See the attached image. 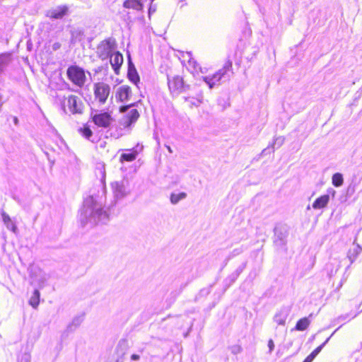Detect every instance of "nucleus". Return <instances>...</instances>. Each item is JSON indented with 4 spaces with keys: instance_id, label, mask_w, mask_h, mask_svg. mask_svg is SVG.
Returning <instances> with one entry per match:
<instances>
[{
    "instance_id": "obj_1",
    "label": "nucleus",
    "mask_w": 362,
    "mask_h": 362,
    "mask_svg": "<svg viewBox=\"0 0 362 362\" xmlns=\"http://www.w3.org/2000/svg\"><path fill=\"white\" fill-rule=\"evenodd\" d=\"M79 218L82 225L90 223L93 226L106 221L107 214L103 210L102 202L93 196H89L83 202Z\"/></svg>"
},
{
    "instance_id": "obj_2",
    "label": "nucleus",
    "mask_w": 362,
    "mask_h": 362,
    "mask_svg": "<svg viewBox=\"0 0 362 362\" xmlns=\"http://www.w3.org/2000/svg\"><path fill=\"white\" fill-rule=\"evenodd\" d=\"M116 49L115 40L108 38L103 40L97 47V54L102 60L108 59Z\"/></svg>"
},
{
    "instance_id": "obj_3",
    "label": "nucleus",
    "mask_w": 362,
    "mask_h": 362,
    "mask_svg": "<svg viewBox=\"0 0 362 362\" xmlns=\"http://www.w3.org/2000/svg\"><path fill=\"white\" fill-rule=\"evenodd\" d=\"M68 78L78 87H82L86 82V77L84 70L78 66H71L68 68Z\"/></svg>"
},
{
    "instance_id": "obj_4",
    "label": "nucleus",
    "mask_w": 362,
    "mask_h": 362,
    "mask_svg": "<svg viewBox=\"0 0 362 362\" xmlns=\"http://www.w3.org/2000/svg\"><path fill=\"white\" fill-rule=\"evenodd\" d=\"M62 106L64 111H66L67 107L72 114H81L83 108L81 100L78 96L74 95H69L64 98Z\"/></svg>"
},
{
    "instance_id": "obj_5",
    "label": "nucleus",
    "mask_w": 362,
    "mask_h": 362,
    "mask_svg": "<svg viewBox=\"0 0 362 362\" xmlns=\"http://www.w3.org/2000/svg\"><path fill=\"white\" fill-rule=\"evenodd\" d=\"M112 189L114 197L117 199H123L130 192L129 189V181L127 180H122L112 182Z\"/></svg>"
},
{
    "instance_id": "obj_6",
    "label": "nucleus",
    "mask_w": 362,
    "mask_h": 362,
    "mask_svg": "<svg viewBox=\"0 0 362 362\" xmlns=\"http://www.w3.org/2000/svg\"><path fill=\"white\" fill-rule=\"evenodd\" d=\"M94 95L96 100L101 104H104L110 93V87L103 82H98L94 84Z\"/></svg>"
},
{
    "instance_id": "obj_7",
    "label": "nucleus",
    "mask_w": 362,
    "mask_h": 362,
    "mask_svg": "<svg viewBox=\"0 0 362 362\" xmlns=\"http://www.w3.org/2000/svg\"><path fill=\"white\" fill-rule=\"evenodd\" d=\"M231 67L232 63L230 62H228L222 69H219L212 76H204L203 77V80L209 85L210 88H212L217 82L220 81L221 79L224 77Z\"/></svg>"
},
{
    "instance_id": "obj_8",
    "label": "nucleus",
    "mask_w": 362,
    "mask_h": 362,
    "mask_svg": "<svg viewBox=\"0 0 362 362\" xmlns=\"http://www.w3.org/2000/svg\"><path fill=\"white\" fill-rule=\"evenodd\" d=\"M168 84L170 93L173 95H178L185 90L183 78L180 76H168Z\"/></svg>"
},
{
    "instance_id": "obj_9",
    "label": "nucleus",
    "mask_w": 362,
    "mask_h": 362,
    "mask_svg": "<svg viewBox=\"0 0 362 362\" xmlns=\"http://www.w3.org/2000/svg\"><path fill=\"white\" fill-rule=\"evenodd\" d=\"M132 105L123 106L120 107V112H126L129 110L127 115L123 118L122 124L124 127H129L132 123L135 122L139 114L136 109L131 108Z\"/></svg>"
},
{
    "instance_id": "obj_10",
    "label": "nucleus",
    "mask_w": 362,
    "mask_h": 362,
    "mask_svg": "<svg viewBox=\"0 0 362 362\" xmlns=\"http://www.w3.org/2000/svg\"><path fill=\"white\" fill-rule=\"evenodd\" d=\"M335 194V190L332 188L329 189L327 194L322 195L315 199L312 204V208L315 210H318L327 207L330 200V195H332V197H334Z\"/></svg>"
},
{
    "instance_id": "obj_11",
    "label": "nucleus",
    "mask_w": 362,
    "mask_h": 362,
    "mask_svg": "<svg viewBox=\"0 0 362 362\" xmlns=\"http://www.w3.org/2000/svg\"><path fill=\"white\" fill-rule=\"evenodd\" d=\"M94 123L100 127H108L112 120L110 115L107 112L95 113L92 116Z\"/></svg>"
},
{
    "instance_id": "obj_12",
    "label": "nucleus",
    "mask_w": 362,
    "mask_h": 362,
    "mask_svg": "<svg viewBox=\"0 0 362 362\" xmlns=\"http://www.w3.org/2000/svg\"><path fill=\"white\" fill-rule=\"evenodd\" d=\"M288 235V230L286 226H279L274 228V242L279 245H284Z\"/></svg>"
},
{
    "instance_id": "obj_13",
    "label": "nucleus",
    "mask_w": 362,
    "mask_h": 362,
    "mask_svg": "<svg viewBox=\"0 0 362 362\" xmlns=\"http://www.w3.org/2000/svg\"><path fill=\"white\" fill-rule=\"evenodd\" d=\"M67 11L68 7L66 6H59L47 11V16L50 18L60 19L67 13Z\"/></svg>"
},
{
    "instance_id": "obj_14",
    "label": "nucleus",
    "mask_w": 362,
    "mask_h": 362,
    "mask_svg": "<svg viewBox=\"0 0 362 362\" xmlns=\"http://www.w3.org/2000/svg\"><path fill=\"white\" fill-rule=\"evenodd\" d=\"M110 62L116 74H119L120 66L123 63V56L119 52H114L110 57Z\"/></svg>"
},
{
    "instance_id": "obj_15",
    "label": "nucleus",
    "mask_w": 362,
    "mask_h": 362,
    "mask_svg": "<svg viewBox=\"0 0 362 362\" xmlns=\"http://www.w3.org/2000/svg\"><path fill=\"white\" fill-rule=\"evenodd\" d=\"M132 95V90L129 86L124 85L118 88L116 98L121 102L127 101Z\"/></svg>"
},
{
    "instance_id": "obj_16",
    "label": "nucleus",
    "mask_w": 362,
    "mask_h": 362,
    "mask_svg": "<svg viewBox=\"0 0 362 362\" xmlns=\"http://www.w3.org/2000/svg\"><path fill=\"white\" fill-rule=\"evenodd\" d=\"M353 245L354 247L349 249L347 252V258L350 261V264H352L356 261L358 256L362 252V247L359 244L356 243V240L354 241Z\"/></svg>"
},
{
    "instance_id": "obj_17",
    "label": "nucleus",
    "mask_w": 362,
    "mask_h": 362,
    "mask_svg": "<svg viewBox=\"0 0 362 362\" xmlns=\"http://www.w3.org/2000/svg\"><path fill=\"white\" fill-rule=\"evenodd\" d=\"M187 57L188 58L187 61V69L190 70L192 74H199V72H203L201 66L197 64L196 60L192 58L190 52H187Z\"/></svg>"
},
{
    "instance_id": "obj_18",
    "label": "nucleus",
    "mask_w": 362,
    "mask_h": 362,
    "mask_svg": "<svg viewBox=\"0 0 362 362\" xmlns=\"http://www.w3.org/2000/svg\"><path fill=\"white\" fill-rule=\"evenodd\" d=\"M11 54L9 53H2L0 54V76L4 73L7 66L11 62Z\"/></svg>"
},
{
    "instance_id": "obj_19",
    "label": "nucleus",
    "mask_w": 362,
    "mask_h": 362,
    "mask_svg": "<svg viewBox=\"0 0 362 362\" xmlns=\"http://www.w3.org/2000/svg\"><path fill=\"white\" fill-rule=\"evenodd\" d=\"M128 78L129 79L133 82L134 84H137L139 81V76L136 71V69L133 64V63L129 60V67H128Z\"/></svg>"
},
{
    "instance_id": "obj_20",
    "label": "nucleus",
    "mask_w": 362,
    "mask_h": 362,
    "mask_svg": "<svg viewBox=\"0 0 362 362\" xmlns=\"http://www.w3.org/2000/svg\"><path fill=\"white\" fill-rule=\"evenodd\" d=\"M123 6L127 8H132L137 11L143 9V4L139 0H126L124 2Z\"/></svg>"
},
{
    "instance_id": "obj_21",
    "label": "nucleus",
    "mask_w": 362,
    "mask_h": 362,
    "mask_svg": "<svg viewBox=\"0 0 362 362\" xmlns=\"http://www.w3.org/2000/svg\"><path fill=\"white\" fill-rule=\"evenodd\" d=\"M288 312L284 310H281L278 312L274 317V320L279 325H284L286 323V320L288 317Z\"/></svg>"
},
{
    "instance_id": "obj_22",
    "label": "nucleus",
    "mask_w": 362,
    "mask_h": 362,
    "mask_svg": "<svg viewBox=\"0 0 362 362\" xmlns=\"http://www.w3.org/2000/svg\"><path fill=\"white\" fill-rule=\"evenodd\" d=\"M187 197L185 192L172 193L170 197L171 204H177L180 201L185 199Z\"/></svg>"
},
{
    "instance_id": "obj_23",
    "label": "nucleus",
    "mask_w": 362,
    "mask_h": 362,
    "mask_svg": "<svg viewBox=\"0 0 362 362\" xmlns=\"http://www.w3.org/2000/svg\"><path fill=\"white\" fill-rule=\"evenodd\" d=\"M310 325V321L308 318L304 317L299 320L296 325V329L299 331H303L307 329Z\"/></svg>"
},
{
    "instance_id": "obj_24",
    "label": "nucleus",
    "mask_w": 362,
    "mask_h": 362,
    "mask_svg": "<svg viewBox=\"0 0 362 362\" xmlns=\"http://www.w3.org/2000/svg\"><path fill=\"white\" fill-rule=\"evenodd\" d=\"M332 182L335 187L341 186L344 182L343 175L339 173H334L332 177Z\"/></svg>"
},
{
    "instance_id": "obj_25",
    "label": "nucleus",
    "mask_w": 362,
    "mask_h": 362,
    "mask_svg": "<svg viewBox=\"0 0 362 362\" xmlns=\"http://www.w3.org/2000/svg\"><path fill=\"white\" fill-rule=\"evenodd\" d=\"M137 154L138 153L136 151H133L131 153H122L120 157V160H125L129 162L133 161L136 159Z\"/></svg>"
},
{
    "instance_id": "obj_26",
    "label": "nucleus",
    "mask_w": 362,
    "mask_h": 362,
    "mask_svg": "<svg viewBox=\"0 0 362 362\" xmlns=\"http://www.w3.org/2000/svg\"><path fill=\"white\" fill-rule=\"evenodd\" d=\"M40 301V292L37 290H35V291L33 293V296H31L29 303L31 306H33L34 308H36L37 305H39Z\"/></svg>"
},
{
    "instance_id": "obj_27",
    "label": "nucleus",
    "mask_w": 362,
    "mask_h": 362,
    "mask_svg": "<svg viewBox=\"0 0 362 362\" xmlns=\"http://www.w3.org/2000/svg\"><path fill=\"white\" fill-rule=\"evenodd\" d=\"M83 322V317L81 316L76 317L73 319L72 322L68 325L67 329L69 331H73L77 328Z\"/></svg>"
},
{
    "instance_id": "obj_28",
    "label": "nucleus",
    "mask_w": 362,
    "mask_h": 362,
    "mask_svg": "<svg viewBox=\"0 0 362 362\" xmlns=\"http://www.w3.org/2000/svg\"><path fill=\"white\" fill-rule=\"evenodd\" d=\"M1 214L2 216V221L6 225L7 228H10V226L11 225V223H13L10 216L4 211H2Z\"/></svg>"
},
{
    "instance_id": "obj_29",
    "label": "nucleus",
    "mask_w": 362,
    "mask_h": 362,
    "mask_svg": "<svg viewBox=\"0 0 362 362\" xmlns=\"http://www.w3.org/2000/svg\"><path fill=\"white\" fill-rule=\"evenodd\" d=\"M78 131L83 135V136H84L86 139H89L90 137L93 134L92 131L88 127H84L83 128H80Z\"/></svg>"
},
{
    "instance_id": "obj_30",
    "label": "nucleus",
    "mask_w": 362,
    "mask_h": 362,
    "mask_svg": "<svg viewBox=\"0 0 362 362\" xmlns=\"http://www.w3.org/2000/svg\"><path fill=\"white\" fill-rule=\"evenodd\" d=\"M284 143V138L283 136L276 137L272 144V148H274L275 146H276L279 148V147L281 146Z\"/></svg>"
},
{
    "instance_id": "obj_31",
    "label": "nucleus",
    "mask_w": 362,
    "mask_h": 362,
    "mask_svg": "<svg viewBox=\"0 0 362 362\" xmlns=\"http://www.w3.org/2000/svg\"><path fill=\"white\" fill-rule=\"evenodd\" d=\"M327 341V340L324 342L322 345L319 346L318 347H317L310 354V356H313V358L314 359L317 355L321 351L322 347L324 346V345L325 344V343Z\"/></svg>"
},
{
    "instance_id": "obj_32",
    "label": "nucleus",
    "mask_w": 362,
    "mask_h": 362,
    "mask_svg": "<svg viewBox=\"0 0 362 362\" xmlns=\"http://www.w3.org/2000/svg\"><path fill=\"white\" fill-rule=\"evenodd\" d=\"M268 346H269V353H272L274 349V343L272 339L269 340Z\"/></svg>"
},
{
    "instance_id": "obj_33",
    "label": "nucleus",
    "mask_w": 362,
    "mask_h": 362,
    "mask_svg": "<svg viewBox=\"0 0 362 362\" xmlns=\"http://www.w3.org/2000/svg\"><path fill=\"white\" fill-rule=\"evenodd\" d=\"M156 7H154L153 5H151L150 7H149V9H148V14H149V16L154 12H156Z\"/></svg>"
},
{
    "instance_id": "obj_34",
    "label": "nucleus",
    "mask_w": 362,
    "mask_h": 362,
    "mask_svg": "<svg viewBox=\"0 0 362 362\" xmlns=\"http://www.w3.org/2000/svg\"><path fill=\"white\" fill-rule=\"evenodd\" d=\"M8 229L12 230L13 233H16V231H17V226L13 223H11V225L10 226V228H8Z\"/></svg>"
},
{
    "instance_id": "obj_35",
    "label": "nucleus",
    "mask_w": 362,
    "mask_h": 362,
    "mask_svg": "<svg viewBox=\"0 0 362 362\" xmlns=\"http://www.w3.org/2000/svg\"><path fill=\"white\" fill-rule=\"evenodd\" d=\"M131 359L132 361H138L140 359V356L136 354H134L131 356Z\"/></svg>"
},
{
    "instance_id": "obj_36",
    "label": "nucleus",
    "mask_w": 362,
    "mask_h": 362,
    "mask_svg": "<svg viewBox=\"0 0 362 362\" xmlns=\"http://www.w3.org/2000/svg\"><path fill=\"white\" fill-rule=\"evenodd\" d=\"M60 47H61V44L59 42H55L52 45V49L54 50H57V49H59Z\"/></svg>"
},
{
    "instance_id": "obj_37",
    "label": "nucleus",
    "mask_w": 362,
    "mask_h": 362,
    "mask_svg": "<svg viewBox=\"0 0 362 362\" xmlns=\"http://www.w3.org/2000/svg\"><path fill=\"white\" fill-rule=\"evenodd\" d=\"M313 361V356H308L303 362H312Z\"/></svg>"
},
{
    "instance_id": "obj_38",
    "label": "nucleus",
    "mask_w": 362,
    "mask_h": 362,
    "mask_svg": "<svg viewBox=\"0 0 362 362\" xmlns=\"http://www.w3.org/2000/svg\"><path fill=\"white\" fill-rule=\"evenodd\" d=\"M13 122L16 125L18 124V119L16 117H13Z\"/></svg>"
},
{
    "instance_id": "obj_39",
    "label": "nucleus",
    "mask_w": 362,
    "mask_h": 362,
    "mask_svg": "<svg viewBox=\"0 0 362 362\" xmlns=\"http://www.w3.org/2000/svg\"><path fill=\"white\" fill-rule=\"evenodd\" d=\"M166 147H167L168 151L170 153H173V151H172L171 148H170L169 146H167Z\"/></svg>"
},
{
    "instance_id": "obj_40",
    "label": "nucleus",
    "mask_w": 362,
    "mask_h": 362,
    "mask_svg": "<svg viewBox=\"0 0 362 362\" xmlns=\"http://www.w3.org/2000/svg\"><path fill=\"white\" fill-rule=\"evenodd\" d=\"M311 209V206L310 205H308L307 207H306V209L307 210H310Z\"/></svg>"
},
{
    "instance_id": "obj_41",
    "label": "nucleus",
    "mask_w": 362,
    "mask_h": 362,
    "mask_svg": "<svg viewBox=\"0 0 362 362\" xmlns=\"http://www.w3.org/2000/svg\"><path fill=\"white\" fill-rule=\"evenodd\" d=\"M202 103V101L201 100H198V103H199V104H198V105H197V106H198V105H199L200 103Z\"/></svg>"
}]
</instances>
